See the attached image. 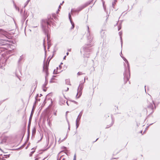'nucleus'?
I'll return each instance as SVG.
<instances>
[{
	"mask_svg": "<svg viewBox=\"0 0 160 160\" xmlns=\"http://www.w3.org/2000/svg\"><path fill=\"white\" fill-rule=\"evenodd\" d=\"M87 46H84L82 47L81 52H83V55L84 57L88 58L89 56V52H91V49L90 47L92 45L90 44H88Z\"/></svg>",
	"mask_w": 160,
	"mask_h": 160,
	"instance_id": "nucleus-1",
	"label": "nucleus"
},
{
	"mask_svg": "<svg viewBox=\"0 0 160 160\" xmlns=\"http://www.w3.org/2000/svg\"><path fill=\"white\" fill-rule=\"evenodd\" d=\"M43 71L45 72L46 73V75L45 76V82L42 86V88L44 92H45L47 90L46 86L48 83V81L47 80V77L48 76V66L47 64H44L43 67Z\"/></svg>",
	"mask_w": 160,
	"mask_h": 160,
	"instance_id": "nucleus-2",
	"label": "nucleus"
},
{
	"mask_svg": "<svg viewBox=\"0 0 160 160\" xmlns=\"http://www.w3.org/2000/svg\"><path fill=\"white\" fill-rule=\"evenodd\" d=\"M123 60L125 62L127 63V66L128 67V70L126 71L124 73V81L125 83H126L127 81H128L130 77V70H129V63L127 60L124 57H122Z\"/></svg>",
	"mask_w": 160,
	"mask_h": 160,
	"instance_id": "nucleus-3",
	"label": "nucleus"
},
{
	"mask_svg": "<svg viewBox=\"0 0 160 160\" xmlns=\"http://www.w3.org/2000/svg\"><path fill=\"white\" fill-rule=\"evenodd\" d=\"M49 24V22L47 20H44L42 21V28L46 34H48L49 32L48 27Z\"/></svg>",
	"mask_w": 160,
	"mask_h": 160,
	"instance_id": "nucleus-4",
	"label": "nucleus"
},
{
	"mask_svg": "<svg viewBox=\"0 0 160 160\" xmlns=\"http://www.w3.org/2000/svg\"><path fill=\"white\" fill-rule=\"evenodd\" d=\"M148 105L147 106V112H148L150 113H152L153 112L154 108L153 107V104H154L153 101L150 99L149 101H148Z\"/></svg>",
	"mask_w": 160,
	"mask_h": 160,
	"instance_id": "nucleus-5",
	"label": "nucleus"
},
{
	"mask_svg": "<svg viewBox=\"0 0 160 160\" xmlns=\"http://www.w3.org/2000/svg\"><path fill=\"white\" fill-rule=\"evenodd\" d=\"M89 4V3H86L84 4V5L80 6L77 9H72L71 10V12H79L82 9H83L84 8L86 7Z\"/></svg>",
	"mask_w": 160,
	"mask_h": 160,
	"instance_id": "nucleus-6",
	"label": "nucleus"
},
{
	"mask_svg": "<svg viewBox=\"0 0 160 160\" xmlns=\"http://www.w3.org/2000/svg\"><path fill=\"white\" fill-rule=\"evenodd\" d=\"M83 87L82 85H81L80 84L79 85L78 87V92L76 96V97L77 98H78L81 96L82 94V89Z\"/></svg>",
	"mask_w": 160,
	"mask_h": 160,
	"instance_id": "nucleus-7",
	"label": "nucleus"
},
{
	"mask_svg": "<svg viewBox=\"0 0 160 160\" xmlns=\"http://www.w3.org/2000/svg\"><path fill=\"white\" fill-rule=\"evenodd\" d=\"M68 17H69V19L70 20V22L72 25V26L71 28V29H73L74 28V23L72 22L71 20V14L70 13H69L68 14Z\"/></svg>",
	"mask_w": 160,
	"mask_h": 160,
	"instance_id": "nucleus-8",
	"label": "nucleus"
},
{
	"mask_svg": "<svg viewBox=\"0 0 160 160\" xmlns=\"http://www.w3.org/2000/svg\"><path fill=\"white\" fill-rule=\"evenodd\" d=\"M101 34L102 38H104L105 35V32L102 30L101 31Z\"/></svg>",
	"mask_w": 160,
	"mask_h": 160,
	"instance_id": "nucleus-9",
	"label": "nucleus"
},
{
	"mask_svg": "<svg viewBox=\"0 0 160 160\" xmlns=\"http://www.w3.org/2000/svg\"><path fill=\"white\" fill-rule=\"evenodd\" d=\"M82 111L80 112V113H79V114L78 117V121H80V120L81 119V117L82 116Z\"/></svg>",
	"mask_w": 160,
	"mask_h": 160,
	"instance_id": "nucleus-10",
	"label": "nucleus"
},
{
	"mask_svg": "<svg viewBox=\"0 0 160 160\" xmlns=\"http://www.w3.org/2000/svg\"><path fill=\"white\" fill-rule=\"evenodd\" d=\"M66 83L67 85H70V82L69 79H67L66 80Z\"/></svg>",
	"mask_w": 160,
	"mask_h": 160,
	"instance_id": "nucleus-11",
	"label": "nucleus"
},
{
	"mask_svg": "<svg viewBox=\"0 0 160 160\" xmlns=\"http://www.w3.org/2000/svg\"><path fill=\"white\" fill-rule=\"evenodd\" d=\"M30 0H28L25 3V6H24V7H25L28 4V3L30 1Z\"/></svg>",
	"mask_w": 160,
	"mask_h": 160,
	"instance_id": "nucleus-12",
	"label": "nucleus"
},
{
	"mask_svg": "<svg viewBox=\"0 0 160 160\" xmlns=\"http://www.w3.org/2000/svg\"><path fill=\"white\" fill-rule=\"evenodd\" d=\"M119 34L120 36V38H121V39L122 40V37H121V35L122 34V33L121 32H119Z\"/></svg>",
	"mask_w": 160,
	"mask_h": 160,
	"instance_id": "nucleus-13",
	"label": "nucleus"
},
{
	"mask_svg": "<svg viewBox=\"0 0 160 160\" xmlns=\"http://www.w3.org/2000/svg\"><path fill=\"white\" fill-rule=\"evenodd\" d=\"M53 73L54 74H56L57 73V70H56V69H54V71H53Z\"/></svg>",
	"mask_w": 160,
	"mask_h": 160,
	"instance_id": "nucleus-14",
	"label": "nucleus"
},
{
	"mask_svg": "<svg viewBox=\"0 0 160 160\" xmlns=\"http://www.w3.org/2000/svg\"><path fill=\"white\" fill-rule=\"evenodd\" d=\"M78 75H80L84 74V73H82V72H78Z\"/></svg>",
	"mask_w": 160,
	"mask_h": 160,
	"instance_id": "nucleus-15",
	"label": "nucleus"
},
{
	"mask_svg": "<svg viewBox=\"0 0 160 160\" xmlns=\"http://www.w3.org/2000/svg\"><path fill=\"white\" fill-rule=\"evenodd\" d=\"M102 3H103V8H104V9L105 10V8L104 7V2L103 1V0H102Z\"/></svg>",
	"mask_w": 160,
	"mask_h": 160,
	"instance_id": "nucleus-16",
	"label": "nucleus"
},
{
	"mask_svg": "<svg viewBox=\"0 0 160 160\" xmlns=\"http://www.w3.org/2000/svg\"><path fill=\"white\" fill-rule=\"evenodd\" d=\"M88 39H89V37H88ZM90 41H92V38H90Z\"/></svg>",
	"mask_w": 160,
	"mask_h": 160,
	"instance_id": "nucleus-17",
	"label": "nucleus"
},
{
	"mask_svg": "<svg viewBox=\"0 0 160 160\" xmlns=\"http://www.w3.org/2000/svg\"><path fill=\"white\" fill-rule=\"evenodd\" d=\"M76 128H78L79 126V124H78V123H76Z\"/></svg>",
	"mask_w": 160,
	"mask_h": 160,
	"instance_id": "nucleus-18",
	"label": "nucleus"
},
{
	"mask_svg": "<svg viewBox=\"0 0 160 160\" xmlns=\"http://www.w3.org/2000/svg\"><path fill=\"white\" fill-rule=\"evenodd\" d=\"M73 160H76V155H75L74 156V158Z\"/></svg>",
	"mask_w": 160,
	"mask_h": 160,
	"instance_id": "nucleus-19",
	"label": "nucleus"
},
{
	"mask_svg": "<svg viewBox=\"0 0 160 160\" xmlns=\"http://www.w3.org/2000/svg\"><path fill=\"white\" fill-rule=\"evenodd\" d=\"M72 102H73L74 103H75V104H78V102L75 101H73Z\"/></svg>",
	"mask_w": 160,
	"mask_h": 160,
	"instance_id": "nucleus-20",
	"label": "nucleus"
},
{
	"mask_svg": "<svg viewBox=\"0 0 160 160\" xmlns=\"http://www.w3.org/2000/svg\"><path fill=\"white\" fill-rule=\"evenodd\" d=\"M79 121H78V118H77V120H76V123H78V122H79Z\"/></svg>",
	"mask_w": 160,
	"mask_h": 160,
	"instance_id": "nucleus-21",
	"label": "nucleus"
},
{
	"mask_svg": "<svg viewBox=\"0 0 160 160\" xmlns=\"http://www.w3.org/2000/svg\"><path fill=\"white\" fill-rule=\"evenodd\" d=\"M68 89H69V88H67V89H66V90H65V91H67L68 90Z\"/></svg>",
	"mask_w": 160,
	"mask_h": 160,
	"instance_id": "nucleus-22",
	"label": "nucleus"
},
{
	"mask_svg": "<svg viewBox=\"0 0 160 160\" xmlns=\"http://www.w3.org/2000/svg\"><path fill=\"white\" fill-rule=\"evenodd\" d=\"M54 115L55 116L57 115V112H55L54 113Z\"/></svg>",
	"mask_w": 160,
	"mask_h": 160,
	"instance_id": "nucleus-23",
	"label": "nucleus"
},
{
	"mask_svg": "<svg viewBox=\"0 0 160 160\" xmlns=\"http://www.w3.org/2000/svg\"><path fill=\"white\" fill-rule=\"evenodd\" d=\"M67 138V135H66L65 137L64 138V139H63V140H65V139H66V138Z\"/></svg>",
	"mask_w": 160,
	"mask_h": 160,
	"instance_id": "nucleus-24",
	"label": "nucleus"
},
{
	"mask_svg": "<svg viewBox=\"0 0 160 160\" xmlns=\"http://www.w3.org/2000/svg\"><path fill=\"white\" fill-rule=\"evenodd\" d=\"M115 2H113V3H112V6H113L114 5V4H115Z\"/></svg>",
	"mask_w": 160,
	"mask_h": 160,
	"instance_id": "nucleus-25",
	"label": "nucleus"
},
{
	"mask_svg": "<svg viewBox=\"0 0 160 160\" xmlns=\"http://www.w3.org/2000/svg\"><path fill=\"white\" fill-rule=\"evenodd\" d=\"M16 9H18V11H19V8H17L16 7Z\"/></svg>",
	"mask_w": 160,
	"mask_h": 160,
	"instance_id": "nucleus-26",
	"label": "nucleus"
},
{
	"mask_svg": "<svg viewBox=\"0 0 160 160\" xmlns=\"http://www.w3.org/2000/svg\"><path fill=\"white\" fill-rule=\"evenodd\" d=\"M71 49H68V51H69V52L71 51Z\"/></svg>",
	"mask_w": 160,
	"mask_h": 160,
	"instance_id": "nucleus-27",
	"label": "nucleus"
},
{
	"mask_svg": "<svg viewBox=\"0 0 160 160\" xmlns=\"http://www.w3.org/2000/svg\"><path fill=\"white\" fill-rule=\"evenodd\" d=\"M120 29H121V28L118 27V30L119 31Z\"/></svg>",
	"mask_w": 160,
	"mask_h": 160,
	"instance_id": "nucleus-28",
	"label": "nucleus"
},
{
	"mask_svg": "<svg viewBox=\"0 0 160 160\" xmlns=\"http://www.w3.org/2000/svg\"><path fill=\"white\" fill-rule=\"evenodd\" d=\"M66 58V56H65L64 57V58H63V59H65Z\"/></svg>",
	"mask_w": 160,
	"mask_h": 160,
	"instance_id": "nucleus-29",
	"label": "nucleus"
},
{
	"mask_svg": "<svg viewBox=\"0 0 160 160\" xmlns=\"http://www.w3.org/2000/svg\"><path fill=\"white\" fill-rule=\"evenodd\" d=\"M87 28L88 29V31L89 32V27L88 26H87Z\"/></svg>",
	"mask_w": 160,
	"mask_h": 160,
	"instance_id": "nucleus-30",
	"label": "nucleus"
},
{
	"mask_svg": "<svg viewBox=\"0 0 160 160\" xmlns=\"http://www.w3.org/2000/svg\"><path fill=\"white\" fill-rule=\"evenodd\" d=\"M68 112V111H67L66 112V116L67 115V113Z\"/></svg>",
	"mask_w": 160,
	"mask_h": 160,
	"instance_id": "nucleus-31",
	"label": "nucleus"
},
{
	"mask_svg": "<svg viewBox=\"0 0 160 160\" xmlns=\"http://www.w3.org/2000/svg\"><path fill=\"white\" fill-rule=\"evenodd\" d=\"M32 113H31V115H30V119L31 117H32Z\"/></svg>",
	"mask_w": 160,
	"mask_h": 160,
	"instance_id": "nucleus-32",
	"label": "nucleus"
},
{
	"mask_svg": "<svg viewBox=\"0 0 160 160\" xmlns=\"http://www.w3.org/2000/svg\"><path fill=\"white\" fill-rule=\"evenodd\" d=\"M68 54H69L68 52L66 54H67V55H68Z\"/></svg>",
	"mask_w": 160,
	"mask_h": 160,
	"instance_id": "nucleus-33",
	"label": "nucleus"
},
{
	"mask_svg": "<svg viewBox=\"0 0 160 160\" xmlns=\"http://www.w3.org/2000/svg\"><path fill=\"white\" fill-rule=\"evenodd\" d=\"M70 126L69 125V127H68V129L69 130H70Z\"/></svg>",
	"mask_w": 160,
	"mask_h": 160,
	"instance_id": "nucleus-34",
	"label": "nucleus"
},
{
	"mask_svg": "<svg viewBox=\"0 0 160 160\" xmlns=\"http://www.w3.org/2000/svg\"><path fill=\"white\" fill-rule=\"evenodd\" d=\"M64 2V1H63L62 3H61V5H62Z\"/></svg>",
	"mask_w": 160,
	"mask_h": 160,
	"instance_id": "nucleus-35",
	"label": "nucleus"
},
{
	"mask_svg": "<svg viewBox=\"0 0 160 160\" xmlns=\"http://www.w3.org/2000/svg\"><path fill=\"white\" fill-rule=\"evenodd\" d=\"M64 2V1H63L62 3H61V5H62Z\"/></svg>",
	"mask_w": 160,
	"mask_h": 160,
	"instance_id": "nucleus-36",
	"label": "nucleus"
},
{
	"mask_svg": "<svg viewBox=\"0 0 160 160\" xmlns=\"http://www.w3.org/2000/svg\"><path fill=\"white\" fill-rule=\"evenodd\" d=\"M64 2V1H63L62 3H61V5H62Z\"/></svg>",
	"mask_w": 160,
	"mask_h": 160,
	"instance_id": "nucleus-37",
	"label": "nucleus"
},
{
	"mask_svg": "<svg viewBox=\"0 0 160 160\" xmlns=\"http://www.w3.org/2000/svg\"><path fill=\"white\" fill-rule=\"evenodd\" d=\"M38 160V158H36L35 160Z\"/></svg>",
	"mask_w": 160,
	"mask_h": 160,
	"instance_id": "nucleus-38",
	"label": "nucleus"
},
{
	"mask_svg": "<svg viewBox=\"0 0 160 160\" xmlns=\"http://www.w3.org/2000/svg\"><path fill=\"white\" fill-rule=\"evenodd\" d=\"M62 160H65V159L64 158H63L62 159Z\"/></svg>",
	"mask_w": 160,
	"mask_h": 160,
	"instance_id": "nucleus-39",
	"label": "nucleus"
},
{
	"mask_svg": "<svg viewBox=\"0 0 160 160\" xmlns=\"http://www.w3.org/2000/svg\"><path fill=\"white\" fill-rule=\"evenodd\" d=\"M61 8L60 5L59 7V8Z\"/></svg>",
	"mask_w": 160,
	"mask_h": 160,
	"instance_id": "nucleus-40",
	"label": "nucleus"
},
{
	"mask_svg": "<svg viewBox=\"0 0 160 160\" xmlns=\"http://www.w3.org/2000/svg\"><path fill=\"white\" fill-rule=\"evenodd\" d=\"M85 82V78H84V82Z\"/></svg>",
	"mask_w": 160,
	"mask_h": 160,
	"instance_id": "nucleus-41",
	"label": "nucleus"
},
{
	"mask_svg": "<svg viewBox=\"0 0 160 160\" xmlns=\"http://www.w3.org/2000/svg\"><path fill=\"white\" fill-rule=\"evenodd\" d=\"M142 131H141L140 132V133H142Z\"/></svg>",
	"mask_w": 160,
	"mask_h": 160,
	"instance_id": "nucleus-42",
	"label": "nucleus"
},
{
	"mask_svg": "<svg viewBox=\"0 0 160 160\" xmlns=\"http://www.w3.org/2000/svg\"><path fill=\"white\" fill-rule=\"evenodd\" d=\"M67 104H68V102H67Z\"/></svg>",
	"mask_w": 160,
	"mask_h": 160,
	"instance_id": "nucleus-43",
	"label": "nucleus"
},
{
	"mask_svg": "<svg viewBox=\"0 0 160 160\" xmlns=\"http://www.w3.org/2000/svg\"><path fill=\"white\" fill-rule=\"evenodd\" d=\"M116 2V0H114V2Z\"/></svg>",
	"mask_w": 160,
	"mask_h": 160,
	"instance_id": "nucleus-44",
	"label": "nucleus"
},
{
	"mask_svg": "<svg viewBox=\"0 0 160 160\" xmlns=\"http://www.w3.org/2000/svg\"><path fill=\"white\" fill-rule=\"evenodd\" d=\"M146 86H145V88ZM145 90L146 91V89L145 88Z\"/></svg>",
	"mask_w": 160,
	"mask_h": 160,
	"instance_id": "nucleus-45",
	"label": "nucleus"
},
{
	"mask_svg": "<svg viewBox=\"0 0 160 160\" xmlns=\"http://www.w3.org/2000/svg\"><path fill=\"white\" fill-rule=\"evenodd\" d=\"M98 139V138L97 139H96V140L95 141H96Z\"/></svg>",
	"mask_w": 160,
	"mask_h": 160,
	"instance_id": "nucleus-46",
	"label": "nucleus"
},
{
	"mask_svg": "<svg viewBox=\"0 0 160 160\" xmlns=\"http://www.w3.org/2000/svg\"><path fill=\"white\" fill-rule=\"evenodd\" d=\"M0 150L2 151V149L0 148Z\"/></svg>",
	"mask_w": 160,
	"mask_h": 160,
	"instance_id": "nucleus-47",
	"label": "nucleus"
},
{
	"mask_svg": "<svg viewBox=\"0 0 160 160\" xmlns=\"http://www.w3.org/2000/svg\"><path fill=\"white\" fill-rule=\"evenodd\" d=\"M60 159H62V157H61V158H60Z\"/></svg>",
	"mask_w": 160,
	"mask_h": 160,
	"instance_id": "nucleus-48",
	"label": "nucleus"
},
{
	"mask_svg": "<svg viewBox=\"0 0 160 160\" xmlns=\"http://www.w3.org/2000/svg\"><path fill=\"white\" fill-rule=\"evenodd\" d=\"M59 67L60 68V67H61L60 65H59Z\"/></svg>",
	"mask_w": 160,
	"mask_h": 160,
	"instance_id": "nucleus-49",
	"label": "nucleus"
},
{
	"mask_svg": "<svg viewBox=\"0 0 160 160\" xmlns=\"http://www.w3.org/2000/svg\"><path fill=\"white\" fill-rule=\"evenodd\" d=\"M47 37L48 38V35H47Z\"/></svg>",
	"mask_w": 160,
	"mask_h": 160,
	"instance_id": "nucleus-50",
	"label": "nucleus"
},
{
	"mask_svg": "<svg viewBox=\"0 0 160 160\" xmlns=\"http://www.w3.org/2000/svg\"><path fill=\"white\" fill-rule=\"evenodd\" d=\"M112 124H113V123H112V124H111V125H112Z\"/></svg>",
	"mask_w": 160,
	"mask_h": 160,
	"instance_id": "nucleus-51",
	"label": "nucleus"
}]
</instances>
